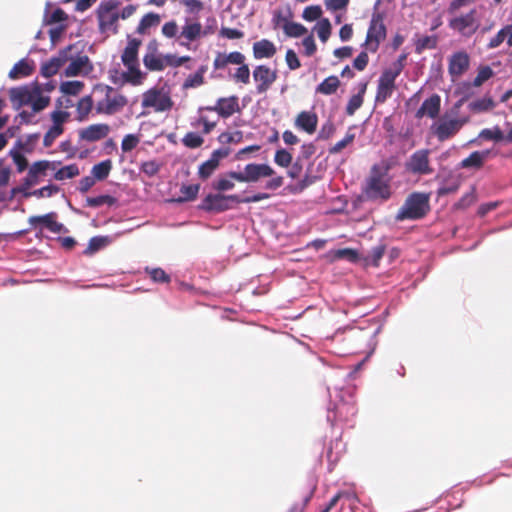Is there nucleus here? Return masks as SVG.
I'll use <instances>...</instances> for the list:
<instances>
[{
  "label": "nucleus",
  "mask_w": 512,
  "mask_h": 512,
  "mask_svg": "<svg viewBox=\"0 0 512 512\" xmlns=\"http://www.w3.org/2000/svg\"><path fill=\"white\" fill-rule=\"evenodd\" d=\"M111 167L112 164L110 160L102 161L93 166L91 174L96 180H104L108 177Z\"/></svg>",
  "instance_id": "e433bc0d"
},
{
  "label": "nucleus",
  "mask_w": 512,
  "mask_h": 512,
  "mask_svg": "<svg viewBox=\"0 0 512 512\" xmlns=\"http://www.w3.org/2000/svg\"><path fill=\"white\" fill-rule=\"evenodd\" d=\"M80 174L79 168L76 164H70L60 168L54 175L56 180L62 181L65 179H71Z\"/></svg>",
  "instance_id": "a19ab883"
},
{
  "label": "nucleus",
  "mask_w": 512,
  "mask_h": 512,
  "mask_svg": "<svg viewBox=\"0 0 512 512\" xmlns=\"http://www.w3.org/2000/svg\"><path fill=\"white\" fill-rule=\"evenodd\" d=\"M253 57L257 60L270 59L277 53V47L268 39L254 42L252 46Z\"/></svg>",
  "instance_id": "5701e85b"
},
{
  "label": "nucleus",
  "mask_w": 512,
  "mask_h": 512,
  "mask_svg": "<svg viewBox=\"0 0 512 512\" xmlns=\"http://www.w3.org/2000/svg\"><path fill=\"white\" fill-rule=\"evenodd\" d=\"M69 113L65 111L56 110L51 113L53 121L52 127L63 128L64 122L68 119Z\"/></svg>",
  "instance_id": "69168bd1"
},
{
  "label": "nucleus",
  "mask_w": 512,
  "mask_h": 512,
  "mask_svg": "<svg viewBox=\"0 0 512 512\" xmlns=\"http://www.w3.org/2000/svg\"><path fill=\"white\" fill-rule=\"evenodd\" d=\"M318 117L315 113L302 111L300 112L294 122L296 128L305 131L308 134H313L317 129Z\"/></svg>",
  "instance_id": "b1692460"
},
{
  "label": "nucleus",
  "mask_w": 512,
  "mask_h": 512,
  "mask_svg": "<svg viewBox=\"0 0 512 512\" xmlns=\"http://www.w3.org/2000/svg\"><path fill=\"white\" fill-rule=\"evenodd\" d=\"M203 111L216 112L219 117L227 119L240 111L239 98L236 95L218 98L215 105L198 109L199 113Z\"/></svg>",
  "instance_id": "4468645a"
},
{
  "label": "nucleus",
  "mask_w": 512,
  "mask_h": 512,
  "mask_svg": "<svg viewBox=\"0 0 512 512\" xmlns=\"http://www.w3.org/2000/svg\"><path fill=\"white\" fill-rule=\"evenodd\" d=\"M476 9H471L466 14H461L449 20V27L461 36L470 38L479 28Z\"/></svg>",
  "instance_id": "f8f14e48"
},
{
  "label": "nucleus",
  "mask_w": 512,
  "mask_h": 512,
  "mask_svg": "<svg viewBox=\"0 0 512 512\" xmlns=\"http://www.w3.org/2000/svg\"><path fill=\"white\" fill-rule=\"evenodd\" d=\"M221 37L227 39H241L244 37V32L235 28L222 27L219 32Z\"/></svg>",
  "instance_id": "338daca9"
},
{
  "label": "nucleus",
  "mask_w": 512,
  "mask_h": 512,
  "mask_svg": "<svg viewBox=\"0 0 512 512\" xmlns=\"http://www.w3.org/2000/svg\"><path fill=\"white\" fill-rule=\"evenodd\" d=\"M386 251V245L385 244H378L377 246L373 247L367 256L366 260L370 264H372L374 267L379 266V262L382 259L384 253Z\"/></svg>",
  "instance_id": "a18cd8bd"
},
{
  "label": "nucleus",
  "mask_w": 512,
  "mask_h": 512,
  "mask_svg": "<svg viewBox=\"0 0 512 512\" xmlns=\"http://www.w3.org/2000/svg\"><path fill=\"white\" fill-rule=\"evenodd\" d=\"M202 32V25L199 22L187 23L183 26L180 37L189 42L195 41L200 37Z\"/></svg>",
  "instance_id": "2f4dec72"
},
{
  "label": "nucleus",
  "mask_w": 512,
  "mask_h": 512,
  "mask_svg": "<svg viewBox=\"0 0 512 512\" xmlns=\"http://www.w3.org/2000/svg\"><path fill=\"white\" fill-rule=\"evenodd\" d=\"M285 61L290 70H296L301 67V62L295 51L292 49L287 50Z\"/></svg>",
  "instance_id": "0e129e2a"
},
{
  "label": "nucleus",
  "mask_w": 512,
  "mask_h": 512,
  "mask_svg": "<svg viewBox=\"0 0 512 512\" xmlns=\"http://www.w3.org/2000/svg\"><path fill=\"white\" fill-rule=\"evenodd\" d=\"M72 50V46H69L67 50L61 51L58 56L52 57L48 61L44 62L41 65V75L50 78L56 75L59 70L65 65L68 61V54Z\"/></svg>",
  "instance_id": "6ab92c4d"
},
{
  "label": "nucleus",
  "mask_w": 512,
  "mask_h": 512,
  "mask_svg": "<svg viewBox=\"0 0 512 512\" xmlns=\"http://www.w3.org/2000/svg\"><path fill=\"white\" fill-rule=\"evenodd\" d=\"M364 98L361 94L353 95L346 106V114L352 116L362 106Z\"/></svg>",
  "instance_id": "864d4df0"
},
{
  "label": "nucleus",
  "mask_w": 512,
  "mask_h": 512,
  "mask_svg": "<svg viewBox=\"0 0 512 512\" xmlns=\"http://www.w3.org/2000/svg\"><path fill=\"white\" fill-rule=\"evenodd\" d=\"M243 140V132L236 130L234 132H223L218 136V141L223 145L240 143Z\"/></svg>",
  "instance_id": "37998d69"
},
{
  "label": "nucleus",
  "mask_w": 512,
  "mask_h": 512,
  "mask_svg": "<svg viewBox=\"0 0 512 512\" xmlns=\"http://www.w3.org/2000/svg\"><path fill=\"white\" fill-rule=\"evenodd\" d=\"M109 243L110 239L107 236L92 237L88 243L87 248L84 250V254L93 255L94 253L106 247Z\"/></svg>",
  "instance_id": "72a5a7b5"
},
{
  "label": "nucleus",
  "mask_w": 512,
  "mask_h": 512,
  "mask_svg": "<svg viewBox=\"0 0 512 512\" xmlns=\"http://www.w3.org/2000/svg\"><path fill=\"white\" fill-rule=\"evenodd\" d=\"M149 52L144 56L145 67L150 71H162L167 66L166 56L162 57L156 53L157 43L152 41L148 45Z\"/></svg>",
  "instance_id": "412c9836"
},
{
  "label": "nucleus",
  "mask_w": 512,
  "mask_h": 512,
  "mask_svg": "<svg viewBox=\"0 0 512 512\" xmlns=\"http://www.w3.org/2000/svg\"><path fill=\"white\" fill-rule=\"evenodd\" d=\"M240 197L236 194H208L199 204L198 208L209 213H221L233 208L232 204H239Z\"/></svg>",
  "instance_id": "9b49d317"
},
{
  "label": "nucleus",
  "mask_w": 512,
  "mask_h": 512,
  "mask_svg": "<svg viewBox=\"0 0 512 512\" xmlns=\"http://www.w3.org/2000/svg\"><path fill=\"white\" fill-rule=\"evenodd\" d=\"M336 131V128H335V125L333 122L331 121H327L326 123H324L319 131V135H318V138L319 139H323V140H327L329 138H331L333 136V134L335 133Z\"/></svg>",
  "instance_id": "774afa93"
},
{
  "label": "nucleus",
  "mask_w": 512,
  "mask_h": 512,
  "mask_svg": "<svg viewBox=\"0 0 512 512\" xmlns=\"http://www.w3.org/2000/svg\"><path fill=\"white\" fill-rule=\"evenodd\" d=\"M438 37L436 35L423 36L415 42V52L421 54L427 49H435L437 47Z\"/></svg>",
  "instance_id": "c9c22d12"
},
{
  "label": "nucleus",
  "mask_w": 512,
  "mask_h": 512,
  "mask_svg": "<svg viewBox=\"0 0 512 512\" xmlns=\"http://www.w3.org/2000/svg\"><path fill=\"white\" fill-rule=\"evenodd\" d=\"M322 15L320 6H308L303 11V18L307 21H315Z\"/></svg>",
  "instance_id": "680f3d73"
},
{
  "label": "nucleus",
  "mask_w": 512,
  "mask_h": 512,
  "mask_svg": "<svg viewBox=\"0 0 512 512\" xmlns=\"http://www.w3.org/2000/svg\"><path fill=\"white\" fill-rule=\"evenodd\" d=\"M84 88V83L82 81L73 80V81H65L60 84V91L65 95H78Z\"/></svg>",
  "instance_id": "ea45409f"
},
{
  "label": "nucleus",
  "mask_w": 512,
  "mask_h": 512,
  "mask_svg": "<svg viewBox=\"0 0 512 512\" xmlns=\"http://www.w3.org/2000/svg\"><path fill=\"white\" fill-rule=\"evenodd\" d=\"M39 138V133L30 134L26 136L24 140L19 141V146L23 151L31 153L34 150Z\"/></svg>",
  "instance_id": "3c124183"
},
{
  "label": "nucleus",
  "mask_w": 512,
  "mask_h": 512,
  "mask_svg": "<svg viewBox=\"0 0 512 512\" xmlns=\"http://www.w3.org/2000/svg\"><path fill=\"white\" fill-rule=\"evenodd\" d=\"M55 218L56 213L50 212L42 216H31L28 221L31 225L42 223L49 231L53 233H60L64 229V225L57 222Z\"/></svg>",
  "instance_id": "a878e982"
},
{
  "label": "nucleus",
  "mask_w": 512,
  "mask_h": 512,
  "mask_svg": "<svg viewBox=\"0 0 512 512\" xmlns=\"http://www.w3.org/2000/svg\"><path fill=\"white\" fill-rule=\"evenodd\" d=\"M354 138H355L354 134L347 133L346 136L342 140L335 143L329 149V153L330 154L340 153L345 147H347L349 144H351L353 142Z\"/></svg>",
  "instance_id": "13d9d810"
},
{
  "label": "nucleus",
  "mask_w": 512,
  "mask_h": 512,
  "mask_svg": "<svg viewBox=\"0 0 512 512\" xmlns=\"http://www.w3.org/2000/svg\"><path fill=\"white\" fill-rule=\"evenodd\" d=\"M160 16L156 13H148L143 16L137 28L138 32L144 34L151 27L157 26L160 23Z\"/></svg>",
  "instance_id": "4c0bfd02"
},
{
  "label": "nucleus",
  "mask_w": 512,
  "mask_h": 512,
  "mask_svg": "<svg viewBox=\"0 0 512 512\" xmlns=\"http://www.w3.org/2000/svg\"><path fill=\"white\" fill-rule=\"evenodd\" d=\"M9 96L12 104L17 108L30 104L33 112L44 110L50 103V97L43 95L38 83H31L11 88Z\"/></svg>",
  "instance_id": "f03ea898"
},
{
  "label": "nucleus",
  "mask_w": 512,
  "mask_h": 512,
  "mask_svg": "<svg viewBox=\"0 0 512 512\" xmlns=\"http://www.w3.org/2000/svg\"><path fill=\"white\" fill-rule=\"evenodd\" d=\"M204 83V77L200 74H191L189 75L184 83H183V89H190V88H196L201 86Z\"/></svg>",
  "instance_id": "052dcab7"
},
{
  "label": "nucleus",
  "mask_w": 512,
  "mask_h": 512,
  "mask_svg": "<svg viewBox=\"0 0 512 512\" xmlns=\"http://www.w3.org/2000/svg\"><path fill=\"white\" fill-rule=\"evenodd\" d=\"M495 107V102L489 96L474 100L469 103L468 108L474 113H481L492 110Z\"/></svg>",
  "instance_id": "473e14b6"
},
{
  "label": "nucleus",
  "mask_w": 512,
  "mask_h": 512,
  "mask_svg": "<svg viewBox=\"0 0 512 512\" xmlns=\"http://www.w3.org/2000/svg\"><path fill=\"white\" fill-rule=\"evenodd\" d=\"M480 137L486 140H493L496 142L505 140L506 135L499 128L484 129L480 132Z\"/></svg>",
  "instance_id": "5fc2aeb1"
},
{
  "label": "nucleus",
  "mask_w": 512,
  "mask_h": 512,
  "mask_svg": "<svg viewBox=\"0 0 512 512\" xmlns=\"http://www.w3.org/2000/svg\"><path fill=\"white\" fill-rule=\"evenodd\" d=\"M340 86V81L337 76H329L324 79L316 88V92L323 95L334 94Z\"/></svg>",
  "instance_id": "c756f323"
},
{
  "label": "nucleus",
  "mask_w": 512,
  "mask_h": 512,
  "mask_svg": "<svg viewBox=\"0 0 512 512\" xmlns=\"http://www.w3.org/2000/svg\"><path fill=\"white\" fill-rule=\"evenodd\" d=\"M145 270L156 283H169L171 280L170 276L161 268L146 267Z\"/></svg>",
  "instance_id": "09e8293b"
},
{
  "label": "nucleus",
  "mask_w": 512,
  "mask_h": 512,
  "mask_svg": "<svg viewBox=\"0 0 512 512\" xmlns=\"http://www.w3.org/2000/svg\"><path fill=\"white\" fill-rule=\"evenodd\" d=\"M334 257L336 259H348L351 262H354L358 259V253L356 250L351 248H343L339 249L335 252Z\"/></svg>",
  "instance_id": "e2e57ef3"
},
{
  "label": "nucleus",
  "mask_w": 512,
  "mask_h": 512,
  "mask_svg": "<svg viewBox=\"0 0 512 512\" xmlns=\"http://www.w3.org/2000/svg\"><path fill=\"white\" fill-rule=\"evenodd\" d=\"M284 24L282 25L284 33L288 37H300L306 34L307 29L300 23L288 21L283 19Z\"/></svg>",
  "instance_id": "f704fd0d"
},
{
  "label": "nucleus",
  "mask_w": 512,
  "mask_h": 512,
  "mask_svg": "<svg viewBox=\"0 0 512 512\" xmlns=\"http://www.w3.org/2000/svg\"><path fill=\"white\" fill-rule=\"evenodd\" d=\"M387 29L384 23V14L375 11L371 16L369 27L366 34L365 46L366 50L375 53L380 47L382 41L386 39Z\"/></svg>",
  "instance_id": "9d476101"
},
{
  "label": "nucleus",
  "mask_w": 512,
  "mask_h": 512,
  "mask_svg": "<svg viewBox=\"0 0 512 512\" xmlns=\"http://www.w3.org/2000/svg\"><path fill=\"white\" fill-rule=\"evenodd\" d=\"M316 31L319 39L326 42L331 35V23L328 19H322L316 25Z\"/></svg>",
  "instance_id": "8fccbe9b"
},
{
  "label": "nucleus",
  "mask_w": 512,
  "mask_h": 512,
  "mask_svg": "<svg viewBox=\"0 0 512 512\" xmlns=\"http://www.w3.org/2000/svg\"><path fill=\"white\" fill-rule=\"evenodd\" d=\"M123 0H106L101 2L97 9L99 30L102 33L117 32V23L120 18L125 19L128 15V7L120 9Z\"/></svg>",
  "instance_id": "39448f33"
},
{
  "label": "nucleus",
  "mask_w": 512,
  "mask_h": 512,
  "mask_svg": "<svg viewBox=\"0 0 512 512\" xmlns=\"http://www.w3.org/2000/svg\"><path fill=\"white\" fill-rule=\"evenodd\" d=\"M253 79L256 83V92L258 94L266 93L278 78L276 69L261 64L257 65L252 72Z\"/></svg>",
  "instance_id": "2eb2a0df"
},
{
  "label": "nucleus",
  "mask_w": 512,
  "mask_h": 512,
  "mask_svg": "<svg viewBox=\"0 0 512 512\" xmlns=\"http://www.w3.org/2000/svg\"><path fill=\"white\" fill-rule=\"evenodd\" d=\"M230 154L229 148H219L212 152L210 158L203 162L198 170L201 179H208L219 167L220 160L226 158Z\"/></svg>",
  "instance_id": "f3484780"
},
{
  "label": "nucleus",
  "mask_w": 512,
  "mask_h": 512,
  "mask_svg": "<svg viewBox=\"0 0 512 512\" xmlns=\"http://www.w3.org/2000/svg\"><path fill=\"white\" fill-rule=\"evenodd\" d=\"M199 189H200L199 184L183 186L180 190L182 193V196L179 197L176 201L177 202H185V201L194 200L197 197Z\"/></svg>",
  "instance_id": "de8ad7c7"
},
{
  "label": "nucleus",
  "mask_w": 512,
  "mask_h": 512,
  "mask_svg": "<svg viewBox=\"0 0 512 512\" xmlns=\"http://www.w3.org/2000/svg\"><path fill=\"white\" fill-rule=\"evenodd\" d=\"M470 58L465 51H458L451 55L449 58L448 72L455 80L462 76L469 68Z\"/></svg>",
  "instance_id": "a211bd4d"
},
{
  "label": "nucleus",
  "mask_w": 512,
  "mask_h": 512,
  "mask_svg": "<svg viewBox=\"0 0 512 512\" xmlns=\"http://www.w3.org/2000/svg\"><path fill=\"white\" fill-rule=\"evenodd\" d=\"M68 61L69 64L65 68L64 72L67 77L88 74L92 68L87 55H80L75 58L68 56Z\"/></svg>",
  "instance_id": "aec40b11"
},
{
  "label": "nucleus",
  "mask_w": 512,
  "mask_h": 512,
  "mask_svg": "<svg viewBox=\"0 0 512 512\" xmlns=\"http://www.w3.org/2000/svg\"><path fill=\"white\" fill-rule=\"evenodd\" d=\"M292 160V154L286 149H278L274 154V162L282 168H288L292 164Z\"/></svg>",
  "instance_id": "c03bdc74"
},
{
  "label": "nucleus",
  "mask_w": 512,
  "mask_h": 512,
  "mask_svg": "<svg viewBox=\"0 0 512 512\" xmlns=\"http://www.w3.org/2000/svg\"><path fill=\"white\" fill-rule=\"evenodd\" d=\"M493 75H494V71L492 70V68L490 66H488V65L480 66L478 69V73H477L476 77L474 78L473 82L471 83V85L473 87H480L483 85L484 82H486L491 77H493ZM467 86L470 87V84H467Z\"/></svg>",
  "instance_id": "58836bf2"
},
{
  "label": "nucleus",
  "mask_w": 512,
  "mask_h": 512,
  "mask_svg": "<svg viewBox=\"0 0 512 512\" xmlns=\"http://www.w3.org/2000/svg\"><path fill=\"white\" fill-rule=\"evenodd\" d=\"M97 114H114L126 104L125 97L105 84H97L90 94Z\"/></svg>",
  "instance_id": "7ed1b4c3"
},
{
  "label": "nucleus",
  "mask_w": 512,
  "mask_h": 512,
  "mask_svg": "<svg viewBox=\"0 0 512 512\" xmlns=\"http://www.w3.org/2000/svg\"><path fill=\"white\" fill-rule=\"evenodd\" d=\"M34 69L35 65L32 60L21 59L16 64H14V66L9 72V77L14 80L28 77L32 75Z\"/></svg>",
  "instance_id": "bb28decb"
},
{
  "label": "nucleus",
  "mask_w": 512,
  "mask_h": 512,
  "mask_svg": "<svg viewBox=\"0 0 512 512\" xmlns=\"http://www.w3.org/2000/svg\"><path fill=\"white\" fill-rule=\"evenodd\" d=\"M173 104L170 95L158 89H150L142 96V106L153 108L155 112L169 111Z\"/></svg>",
  "instance_id": "ddd939ff"
},
{
  "label": "nucleus",
  "mask_w": 512,
  "mask_h": 512,
  "mask_svg": "<svg viewBox=\"0 0 512 512\" xmlns=\"http://www.w3.org/2000/svg\"><path fill=\"white\" fill-rule=\"evenodd\" d=\"M10 155L14 161V163L16 164L17 166V171L19 173L25 171L28 167V161L26 159V157L21 154L19 151H11L10 152Z\"/></svg>",
  "instance_id": "bf43d9fd"
},
{
  "label": "nucleus",
  "mask_w": 512,
  "mask_h": 512,
  "mask_svg": "<svg viewBox=\"0 0 512 512\" xmlns=\"http://www.w3.org/2000/svg\"><path fill=\"white\" fill-rule=\"evenodd\" d=\"M506 40L507 45L512 47V23L504 26L498 33L490 39L487 44L488 49L499 47Z\"/></svg>",
  "instance_id": "cd10ccee"
},
{
  "label": "nucleus",
  "mask_w": 512,
  "mask_h": 512,
  "mask_svg": "<svg viewBox=\"0 0 512 512\" xmlns=\"http://www.w3.org/2000/svg\"><path fill=\"white\" fill-rule=\"evenodd\" d=\"M466 99L467 97H463L455 103L451 110V114H453L454 117H451L450 114L446 113L440 118L438 124L434 127V135L439 141H445L452 138L468 122V118L457 117L458 110Z\"/></svg>",
  "instance_id": "6e6552de"
},
{
  "label": "nucleus",
  "mask_w": 512,
  "mask_h": 512,
  "mask_svg": "<svg viewBox=\"0 0 512 512\" xmlns=\"http://www.w3.org/2000/svg\"><path fill=\"white\" fill-rule=\"evenodd\" d=\"M231 179L238 182L254 183L258 182L261 178L270 177L265 184L267 190H277L284 184V177L276 175L275 170L268 164L264 163H249L244 167L241 172L231 171L228 173Z\"/></svg>",
  "instance_id": "f257e3e1"
},
{
  "label": "nucleus",
  "mask_w": 512,
  "mask_h": 512,
  "mask_svg": "<svg viewBox=\"0 0 512 512\" xmlns=\"http://www.w3.org/2000/svg\"><path fill=\"white\" fill-rule=\"evenodd\" d=\"M49 168L50 162L47 160H41L33 163L28 171L30 172L31 176L38 178L40 175L45 174Z\"/></svg>",
  "instance_id": "6e6d98bb"
},
{
  "label": "nucleus",
  "mask_w": 512,
  "mask_h": 512,
  "mask_svg": "<svg viewBox=\"0 0 512 512\" xmlns=\"http://www.w3.org/2000/svg\"><path fill=\"white\" fill-rule=\"evenodd\" d=\"M430 211V194L424 192H413L408 195L404 204L396 214L397 221L419 220L424 218Z\"/></svg>",
  "instance_id": "423d86ee"
},
{
  "label": "nucleus",
  "mask_w": 512,
  "mask_h": 512,
  "mask_svg": "<svg viewBox=\"0 0 512 512\" xmlns=\"http://www.w3.org/2000/svg\"><path fill=\"white\" fill-rule=\"evenodd\" d=\"M407 55L401 54L398 59L385 69L379 77L375 101L384 103L396 89V79L405 67Z\"/></svg>",
  "instance_id": "0eeeda50"
},
{
  "label": "nucleus",
  "mask_w": 512,
  "mask_h": 512,
  "mask_svg": "<svg viewBox=\"0 0 512 512\" xmlns=\"http://www.w3.org/2000/svg\"><path fill=\"white\" fill-rule=\"evenodd\" d=\"M182 143L184 146L190 149H196L204 143V139L202 136L195 132H188L182 138Z\"/></svg>",
  "instance_id": "49530a36"
},
{
  "label": "nucleus",
  "mask_w": 512,
  "mask_h": 512,
  "mask_svg": "<svg viewBox=\"0 0 512 512\" xmlns=\"http://www.w3.org/2000/svg\"><path fill=\"white\" fill-rule=\"evenodd\" d=\"M93 108L95 109V106L91 96L82 97L76 107L77 119L80 121L85 120Z\"/></svg>",
  "instance_id": "7c9ffc66"
},
{
  "label": "nucleus",
  "mask_w": 512,
  "mask_h": 512,
  "mask_svg": "<svg viewBox=\"0 0 512 512\" xmlns=\"http://www.w3.org/2000/svg\"><path fill=\"white\" fill-rule=\"evenodd\" d=\"M109 133V126L106 124H93L79 132L81 139L94 142L105 138Z\"/></svg>",
  "instance_id": "393cba45"
},
{
  "label": "nucleus",
  "mask_w": 512,
  "mask_h": 512,
  "mask_svg": "<svg viewBox=\"0 0 512 512\" xmlns=\"http://www.w3.org/2000/svg\"><path fill=\"white\" fill-rule=\"evenodd\" d=\"M441 108V98L438 94H433L429 98L425 99L420 106V108L416 111V118H422L423 116H428L429 118H436L440 112Z\"/></svg>",
  "instance_id": "4be33fe9"
},
{
  "label": "nucleus",
  "mask_w": 512,
  "mask_h": 512,
  "mask_svg": "<svg viewBox=\"0 0 512 512\" xmlns=\"http://www.w3.org/2000/svg\"><path fill=\"white\" fill-rule=\"evenodd\" d=\"M489 155L490 151L488 150L474 151L467 158L461 161L460 166L462 168L480 169Z\"/></svg>",
  "instance_id": "c85d7f7f"
},
{
  "label": "nucleus",
  "mask_w": 512,
  "mask_h": 512,
  "mask_svg": "<svg viewBox=\"0 0 512 512\" xmlns=\"http://www.w3.org/2000/svg\"><path fill=\"white\" fill-rule=\"evenodd\" d=\"M430 151L428 149H420L415 151L406 162V170L412 174L428 175L433 173L429 160Z\"/></svg>",
  "instance_id": "dca6fc26"
},
{
  "label": "nucleus",
  "mask_w": 512,
  "mask_h": 512,
  "mask_svg": "<svg viewBox=\"0 0 512 512\" xmlns=\"http://www.w3.org/2000/svg\"><path fill=\"white\" fill-rule=\"evenodd\" d=\"M314 489H311L309 490L304 496L303 498L301 499L300 502H297V503H294L290 509L288 510V512H304L308 503L310 502V500L312 499L313 497V494H314Z\"/></svg>",
  "instance_id": "603ef678"
},
{
  "label": "nucleus",
  "mask_w": 512,
  "mask_h": 512,
  "mask_svg": "<svg viewBox=\"0 0 512 512\" xmlns=\"http://www.w3.org/2000/svg\"><path fill=\"white\" fill-rule=\"evenodd\" d=\"M115 203V198L109 195H100L96 197H87L86 206L97 208L103 205L111 206Z\"/></svg>",
  "instance_id": "79ce46f5"
},
{
  "label": "nucleus",
  "mask_w": 512,
  "mask_h": 512,
  "mask_svg": "<svg viewBox=\"0 0 512 512\" xmlns=\"http://www.w3.org/2000/svg\"><path fill=\"white\" fill-rule=\"evenodd\" d=\"M389 167L382 170L378 165H373L371 168L370 176L368 177L363 193L367 199L387 200L390 197V186L385 179Z\"/></svg>",
  "instance_id": "1a4fd4ad"
},
{
  "label": "nucleus",
  "mask_w": 512,
  "mask_h": 512,
  "mask_svg": "<svg viewBox=\"0 0 512 512\" xmlns=\"http://www.w3.org/2000/svg\"><path fill=\"white\" fill-rule=\"evenodd\" d=\"M246 57L239 51H233L230 53L218 52L213 61L214 70H223L229 64L238 65L233 73H230V78L235 83H241L244 85L250 82V68L245 63Z\"/></svg>",
  "instance_id": "20e7f679"
},
{
  "label": "nucleus",
  "mask_w": 512,
  "mask_h": 512,
  "mask_svg": "<svg viewBox=\"0 0 512 512\" xmlns=\"http://www.w3.org/2000/svg\"><path fill=\"white\" fill-rule=\"evenodd\" d=\"M64 132V128L50 127L43 138L44 147H50L54 143L55 139L58 138Z\"/></svg>",
  "instance_id": "4d7b16f0"
}]
</instances>
